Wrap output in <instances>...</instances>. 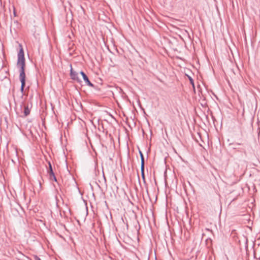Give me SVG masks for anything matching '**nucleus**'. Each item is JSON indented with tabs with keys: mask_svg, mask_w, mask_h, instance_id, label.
Listing matches in <instances>:
<instances>
[{
	"mask_svg": "<svg viewBox=\"0 0 260 260\" xmlns=\"http://www.w3.org/2000/svg\"><path fill=\"white\" fill-rule=\"evenodd\" d=\"M66 168H67V171L69 172V174H70V171H69V170H68V166H67Z\"/></svg>",
	"mask_w": 260,
	"mask_h": 260,
	"instance_id": "2eb2a0df",
	"label": "nucleus"
},
{
	"mask_svg": "<svg viewBox=\"0 0 260 260\" xmlns=\"http://www.w3.org/2000/svg\"><path fill=\"white\" fill-rule=\"evenodd\" d=\"M189 80L190 83L193 86H194L193 80L190 77H189Z\"/></svg>",
	"mask_w": 260,
	"mask_h": 260,
	"instance_id": "9d476101",
	"label": "nucleus"
},
{
	"mask_svg": "<svg viewBox=\"0 0 260 260\" xmlns=\"http://www.w3.org/2000/svg\"><path fill=\"white\" fill-rule=\"evenodd\" d=\"M137 260H140L139 258H137Z\"/></svg>",
	"mask_w": 260,
	"mask_h": 260,
	"instance_id": "aec40b11",
	"label": "nucleus"
},
{
	"mask_svg": "<svg viewBox=\"0 0 260 260\" xmlns=\"http://www.w3.org/2000/svg\"><path fill=\"white\" fill-rule=\"evenodd\" d=\"M141 176H142V178L144 182H145V173H144V172L141 173Z\"/></svg>",
	"mask_w": 260,
	"mask_h": 260,
	"instance_id": "9b49d317",
	"label": "nucleus"
},
{
	"mask_svg": "<svg viewBox=\"0 0 260 260\" xmlns=\"http://www.w3.org/2000/svg\"><path fill=\"white\" fill-rule=\"evenodd\" d=\"M69 66L70 67V77L72 80H73L74 81H76L78 82L79 84H81L82 81L79 78L78 73L73 70L72 64L70 63H69Z\"/></svg>",
	"mask_w": 260,
	"mask_h": 260,
	"instance_id": "f03ea898",
	"label": "nucleus"
},
{
	"mask_svg": "<svg viewBox=\"0 0 260 260\" xmlns=\"http://www.w3.org/2000/svg\"><path fill=\"white\" fill-rule=\"evenodd\" d=\"M80 74L82 75V77H83V75H86V74L83 71L80 72Z\"/></svg>",
	"mask_w": 260,
	"mask_h": 260,
	"instance_id": "f8f14e48",
	"label": "nucleus"
},
{
	"mask_svg": "<svg viewBox=\"0 0 260 260\" xmlns=\"http://www.w3.org/2000/svg\"><path fill=\"white\" fill-rule=\"evenodd\" d=\"M254 166H257L256 165H255V164H253Z\"/></svg>",
	"mask_w": 260,
	"mask_h": 260,
	"instance_id": "6ab92c4d",
	"label": "nucleus"
},
{
	"mask_svg": "<svg viewBox=\"0 0 260 260\" xmlns=\"http://www.w3.org/2000/svg\"><path fill=\"white\" fill-rule=\"evenodd\" d=\"M66 162H68V160L69 159H73V153L72 149L71 147H70L69 144L67 143V140L66 139Z\"/></svg>",
	"mask_w": 260,
	"mask_h": 260,
	"instance_id": "7ed1b4c3",
	"label": "nucleus"
},
{
	"mask_svg": "<svg viewBox=\"0 0 260 260\" xmlns=\"http://www.w3.org/2000/svg\"><path fill=\"white\" fill-rule=\"evenodd\" d=\"M30 113V110L28 105H24V116H28Z\"/></svg>",
	"mask_w": 260,
	"mask_h": 260,
	"instance_id": "0eeeda50",
	"label": "nucleus"
},
{
	"mask_svg": "<svg viewBox=\"0 0 260 260\" xmlns=\"http://www.w3.org/2000/svg\"><path fill=\"white\" fill-rule=\"evenodd\" d=\"M82 78L87 85L92 87H94V85L89 81L86 75H83Z\"/></svg>",
	"mask_w": 260,
	"mask_h": 260,
	"instance_id": "20e7f679",
	"label": "nucleus"
},
{
	"mask_svg": "<svg viewBox=\"0 0 260 260\" xmlns=\"http://www.w3.org/2000/svg\"><path fill=\"white\" fill-rule=\"evenodd\" d=\"M74 44L73 42H71L69 43V47H68V53L70 55H72V52L74 51L75 49H74Z\"/></svg>",
	"mask_w": 260,
	"mask_h": 260,
	"instance_id": "423d86ee",
	"label": "nucleus"
},
{
	"mask_svg": "<svg viewBox=\"0 0 260 260\" xmlns=\"http://www.w3.org/2000/svg\"><path fill=\"white\" fill-rule=\"evenodd\" d=\"M20 50L18 53V60L17 65L20 68L19 79L21 82V92L23 93L25 86V58L24 51L21 44H19Z\"/></svg>",
	"mask_w": 260,
	"mask_h": 260,
	"instance_id": "f257e3e1",
	"label": "nucleus"
},
{
	"mask_svg": "<svg viewBox=\"0 0 260 260\" xmlns=\"http://www.w3.org/2000/svg\"><path fill=\"white\" fill-rule=\"evenodd\" d=\"M49 170L48 171V173L50 174V178L52 179L53 178L55 181H56V179L54 174L53 172V169H52V167L51 164H49Z\"/></svg>",
	"mask_w": 260,
	"mask_h": 260,
	"instance_id": "39448f33",
	"label": "nucleus"
},
{
	"mask_svg": "<svg viewBox=\"0 0 260 260\" xmlns=\"http://www.w3.org/2000/svg\"><path fill=\"white\" fill-rule=\"evenodd\" d=\"M35 260H41L39 257L37 256H35Z\"/></svg>",
	"mask_w": 260,
	"mask_h": 260,
	"instance_id": "ddd939ff",
	"label": "nucleus"
},
{
	"mask_svg": "<svg viewBox=\"0 0 260 260\" xmlns=\"http://www.w3.org/2000/svg\"><path fill=\"white\" fill-rule=\"evenodd\" d=\"M102 169L103 170L104 169V167L102 166ZM103 173H104V171L103 170ZM103 176H104V174H103ZM104 179H105V176H104Z\"/></svg>",
	"mask_w": 260,
	"mask_h": 260,
	"instance_id": "4468645a",
	"label": "nucleus"
},
{
	"mask_svg": "<svg viewBox=\"0 0 260 260\" xmlns=\"http://www.w3.org/2000/svg\"><path fill=\"white\" fill-rule=\"evenodd\" d=\"M140 154L141 159V162H145L144 156H143L142 153L141 151H140Z\"/></svg>",
	"mask_w": 260,
	"mask_h": 260,
	"instance_id": "1a4fd4ad",
	"label": "nucleus"
},
{
	"mask_svg": "<svg viewBox=\"0 0 260 260\" xmlns=\"http://www.w3.org/2000/svg\"><path fill=\"white\" fill-rule=\"evenodd\" d=\"M69 213L71 214V210L70 209H69Z\"/></svg>",
	"mask_w": 260,
	"mask_h": 260,
	"instance_id": "f3484780",
	"label": "nucleus"
},
{
	"mask_svg": "<svg viewBox=\"0 0 260 260\" xmlns=\"http://www.w3.org/2000/svg\"><path fill=\"white\" fill-rule=\"evenodd\" d=\"M145 171V164H141V173H143Z\"/></svg>",
	"mask_w": 260,
	"mask_h": 260,
	"instance_id": "6e6552de",
	"label": "nucleus"
},
{
	"mask_svg": "<svg viewBox=\"0 0 260 260\" xmlns=\"http://www.w3.org/2000/svg\"><path fill=\"white\" fill-rule=\"evenodd\" d=\"M68 37H69V38H70V39H71V37H70V36L69 35Z\"/></svg>",
	"mask_w": 260,
	"mask_h": 260,
	"instance_id": "a211bd4d",
	"label": "nucleus"
},
{
	"mask_svg": "<svg viewBox=\"0 0 260 260\" xmlns=\"http://www.w3.org/2000/svg\"><path fill=\"white\" fill-rule=\"evenodd\" d=\"M97 165H98V164H95V167H94L95 169H96Z\"/></svg>",
	"mask_w": 260,
	"mask_h": 260,
	"instance_id": "dca6fc26",
	"label": "nucleus"
}]
</instances>
